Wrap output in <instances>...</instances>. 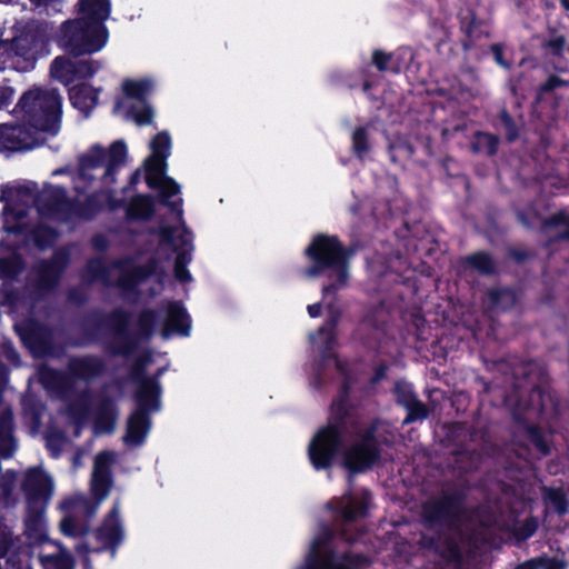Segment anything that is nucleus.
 Here are the masks:
<instances>
[{"label": "nucleus", "instance_id": "nucleus-1", "mask_svg": "<svg viewBox=\"0 0 569 569\" xmlns=\"http://www.w3.org/2000/svg\"><path fill=\"white\" fill-rule=\"evenodd\" d=\"M70 262L67 250L59 249L48 259L34 266V277H28L22 286L16 282L27 269V260L18 250L0 257V306L9 315L32 313L59 287Z\"/></svg>", "mask_w": 569, "mask_h": 569}, {"label": "nucleus", "instance_id": "nucleus-2", "mask_svg": "<svg viewBox=\"0 0 569 569\" xmlns=\"http://www.w3.org/2000/svg\"><path fill=\"white\" fill-rule=\"evenodd\" d=\"M17 109L23 121L0 123V153L10 156L43 146L48 137L61 129L62 98L57 89L39 88L26 91Z\"/></svg>", "mask_w": 569, "mask_h": 569}, {"label": "nucleus", "instance_id": "nucleus-3", "mask_svg": "<svg viewBox=\"0 0 569 569\" xmlns=\"http://www.w3.org/2000/svg\"><path fill=\"white\" fill-rule=\"evenodd\" d=\"M131 312L118 307L110 311L94 308L78 320L82 335L79 346L101 343L103 350L113 357L129 358L140 347L142 340L150 339L158 321L153 309H143L137 318V330H130Z\"/></svg>", "mask_w": 569, "mask_h": 569}, {"label": "nucleus", "instance_id": "nucleus-4", "mask_svg": "<svg viewBox=\"0 0 569 569\" xmlns=\"http://www.w3.org/2000/svg\"><path fill=\"white\" fill-rule=\"evenodd\" d=\"M355 252V249L345 246L338 236L318 233L303 250L308 264L303 268L302 274L311 279L326 277L328 283L322 286V296L337 295L349 283L350 261Z\"/></svg>", "mask_w": 569, "mask_h": 569}, {"label": "nucleus", "instance_id": "nucleus-5", "mask_svg": "<svg viewBox=\"0 0 569 569\" xmlns=\"http://www.w3.org/2000/svg\"><path fill=\"white\" fill-rule=\"evenodd\" d=\"M78 11L81 17L64 21L59 37V44L74 58L100 51L109 37L104 24L109 17L82 7H78Z\"/></svg>", "mask_w": 569, "mask_h": 569}, {"label": "nucleus", "instance_id": "nucleus-6", "mask_svg": "<svg viewBox=\"0 0 569 569\" xmlns=\"http://www.w3.org/2000/svg\"><path fill=\"white\" fill-rule=\"evenodd\" d=\"M50 39L47 26L29 22L18 29L10 39L0 40V53L11 60L19 72H27L36 67L37 60L49 54Z\"/></svg>", "mask_w": 569, "mask_h": 569}, {"label": "nucleus", "instance_id": "nucleus-7", "mask_svg": "<svg viewBox=\"0 0 569 569\" xmlns=\"http://www.w3.org/2000/svg\"><path fill=\"white\" fill-rule=\"evenodd\" d=\"M348 427L349 423L328 418L327 425L317 430L308 446V458L315 470L332 468L341 453L343 455Z\"/></svg>", "mask_w": 569, "mask_h": 569}, {"label": "nucleus", "instance_id": "nucleus-8", "mask_svg": "<svg viewBox=\"0 0 569 569\" xmlns=\"http://www.w3.org/2000/svg\"><path fill=\"white\" fill-rule=\"evenodd\" d=\"M128 148L123 140L113 141L108 150L100 144H93L87 153L79 157V174L82 179H92L87 176L88 170H93L102 166L106 167L101 178L104 184L111 186L117 182V174L120 168L126 163Z\"/></svg>", "mask_w": 569, "mask_h": 569}, {"label": "nucleus", "instance_id": "nucleus-9", "mask_svg": "<svg viewBox=\"0 0 569 569\" xmlns=\"http://www.w3.org/2000/svg\"><path fill=\"white\" fill-rule=\"evenodd\" d=\"M466 496L460 490L443 492L421 506V523L427 530L452 528L465 510Z\"/></svg>", "mask_w": 569, "mask_h": 569}, {"label": "nucleus", "instance_id": "nucleus-10", "mask_svg": "<svg viewBox=\"0 0 569 569\" xmlns=\"http://www.w3.org/2000/svg\"><path fill=\"white\" fill-rule=\"evenodd\" d=\"M332 536L329 529L318 536L312 542L305 565L299 569H365L369 566V558L363 553L345 551L337 555L333 550L321 553L320 548L329 543Z\"/></svg>", "mask_w": 569, "mask_h": 569}, {"label": "nucleus", "instance_id": "nucleus-11", "mask_svg": "<svg viewBox=\"0 0 569 569\" xmlns=\"http://www.w3.org/2000/svg\"><path fill=\"white\" fill-rule=\"evenodd\" d=\"M459 27V44L463 52V59L469 61L473 54L485 53L482 46L491 37V23L488 19L478 14L475 8L468 6L457 13Z\"/></svg>", "mask_w": 569, "mask_h": 569}, {"label": "nucleus", "instance_id": "nucleus-12", "mask_svg": "<svg viewBox=\"0 0 569 569\" xmlns=\"http://www.w3.org/2000/svg\"><path fill=\"white\" fill-rule=\"evenodd\" d=\"M21 490L26 496L29 525L42 517L53 493V480L41 467H33L26 471Z\"/></svg>", "mask_w": 569, "mask_h": 569}, {"label": "nucleus", "instance_id": "nucleus-13", "mask_svg": "<svg viewBox=\"0 0 569 569\" xmlns=\"http://www.w3.org/2000/svg\"><path fill=\"white\" fill-rule=\"evenodd\" d=\"M389 311L385 302L380 301L367 307L353 331V338L366 349H378L387 336Z\"/></svg>", "mask_w": 569, "mask_h": 569}, {"label": "nucleus", "instance_id": "nucleus-14", "mask_svg": "<svg viewBox=\"0 0 569 569\" xmlns=\"http://www.w3.org/2000/svg\"><path fill=\"white\" fill-rule=\"evenodd\" d=\"M33 313L34 311L28 313L29 317L14 325V329L30 352L46 355L52 347V331L46 323L32 317Z\"/></svg>", "mask_w": 569, "mask_h": 569}, {"label": "nucleus", "instance_id": "nucleus-15", "mask_svg": "<svg viewBox=\"0 0 569 569\" xmlns=\"http://www.w3.org/2000/svg\"><path fill=\"white\" fill-rule=\"evenodd\" d=\"M38 211L59 221L71 220L72 199L62 186H49L36 199Z\"/></svg>", "mask_w": 569, "mask_h": 569}, {"label": "nucleus", "instance_id": "nucleus-16", "mask_svg": "<svg viewBox=\"0 0 569 569\" xmlns=\"http://www.w3.org/2000/svg\"><path fill=\"white\" fill-rule=\"evenodd\" d=\"M529 409L530 405L526 403L522 407L521 400H518L511 409L517 433L523 436L541 456H550L552 451L551 439L547 438L545 430L540 426L529 422L526 416Z\"/></svg>", "mask_w": 569, "mask_h": 569}, {"label": "nucleus", "instance_id": "nucleus-17", "mask_svg": "<svg viewBox=\"0 0 569 569\" xmlns=\"http://www.w3.org/2000/svg\"><path fill=\"white\" fill-rule=\"evenodd\" d=\"M176 232L177 228L169 224H161L158 228L150 230L151 234L159 237L160 244L171 247L177 253L174 263L188 266L192 259V232L183 222L181 233L178 236V244H176Z\"/></svg>", "mask_w": 569, "mask_h": 569}, {"label": "nucleus", "instance_id": "nucleus-18", "mask_svg": "<svg viewBox=\"0 0 569 569\" xmlns=\"http://www.w3.org/2000/svg\"><path fill=\"white\" fill-rule=\"evenodd\" d=\"M382 448H371L356 441L343 450L342 466L352 476L363 473L379 462Z\"/></svg>", "mask_w": 569, "mask_h": 569}, {"label": "nucleus", "instance_id": "nucleus-19", "mask_svg": "<svg viewBox=\"0 0 569 569\" xmlns=\"http://www.w3.org/2000/svg\"><path fill=\"white\" fill-rule=\"evenodd\" d=\"M417 545L421 550L432 552L448 563H460L462 561L460 545L451 536H442L439 532L433 535L421 533Z\"/></svg>", "mask_w": 569, "mask_h": 569}, {"label": "nucleus", "instance_id": "nucleus-20", "mask_svg": "<svg viewBox=\"0 0 569 569\" xmlns=\"http://www.w3.org/2000/svg\"><path fill=\"white\" fill-rule=\"evenodd\" d=\"M191 325V317L182 301H168L166 306V319L161 331L162 338L168 339L172 335L189 337Z\"/></svg>", "mask_w": 569, "mask_h": 569}, {"label": "nucleus", "instance_id": "nucleus-21", "mask_svg": "<svg viewBox=\"0 0 569 569\" xmlns=\"http://www.w3.org/2000/svg\"><path fill=\"white\" fill-rule=\"evenodd\" d=\"M94 537L101 543V548L97 549V552L110 550L114 553L117 551L124 539L117 506L109 511L107 519L96 529Z\"/></svg>", "mask_w": 569, "mask_h": 569}, {"label": "nucleus", "instance_id": "nucleus-22", "mask_svg": "<svg viewBox=\"0 0 569 569\" xmlns=\"http://www.w3.org/2000/svg\"><path fill=\"white\" fill-rule=\"evenodd\" d=\"M132 399L134 409L153 415L161 410L162 386H156L144 380L134 383Z\"/></svg>", "mask_w": 569, "mask_h": 569}, {"label": "nucleus", "instance_id": "nucleus-23", "mask_svg": "<svg viewBox=\"0 0 569 569\" xmlns=\"http://www.w3.org/2000/svg\"><path fill=\"white\" fill-rule=\"evenodd\" d=\"M69 373L79 380L91 381L106 371L104 361L96 355L73 357L68 363Z\"/></svg>", "mask_w": 569, "mask_h": 569}, {"label": "nucleus", "instance_id": "nucleus-24", "mask_svg": "<svg viewBox=\"0 0 569 569\" xmlns=\"http://www.w3.org/2000/svg\"><path fill=\"white\" fill-rule=\"evenodd\" d=\"M150 413L140 410H133L127 419L126 433L123 442L128 446H141L152 426Z\"/></svg>", "mask_w": 569, "mask_h": 569}, {"label": "nucleus", "instance_id": "nucleus-25", "mask_svg": "<svg viewBox=\"0 0 569 569\" xmlns=\"http://www.w3.org/2000/svg\"><path fill=\"white\" fill-rule=\"evenodd\" d=\"M351 380L346 377L339 387L338 395L332 399L329 410V419L337 422H345L350 425L353 405L350 402Z\"/></svg>", "mask_w": 569, "mask_h": 569}, {"label": "nucleus", "instance_id": "nucleus-26", "mask_svg": "<svg viewBox=\"0 0 569 569\" xmlns=\"http://www.w3.org/2000/svg\"><path fill=\"white\" fill-rule=\"evenodd\" d=\"M458 267L462 271H473L481 276H495L498 272L493 256L486 250H479L458 259Z\"/></svg>", "mask_w": 569, "mask_h": 569}, {"label": "nucleus", "instance_id": "nucleus-27", "mask_svg": "<svg viewBox=\"0 0 569 569\" xmlns=\"http://www.w3.org/2000/svg\"><path fill=\"white\" fill-rule=\"evenodd\" d=\"M552 230L557 232L547 240V246L569 243V208L559 209L543 219L542 232Z\"/></svg>", "mask_w": 569, "mask_h": 569}, {"label": "nucleus", "instance_id": "nucleus-28", "mask_svg": "<svg viewBox=\"0 0 569 569\" xmlns=\"http://www.w3.org/2000/svg\"><path fill=\"white\" fill-rule=\"evenodd\" d=\"M119 410L111 397L102 398L98 406L93 420L96 433H112L116 429Z\"/></svg>", "mask_w": 569, "mask_h": 569}, {"label": "nucleus", "instance_id": "nucleus-29", "mask_svg": "<svg viewBox=\"0 0 569 569\" xmlns=\"http://www.w3.org/2000/svg\"><path fill=\"white\" fill-rule=\"evenodd\" d=\"M156 213V200L150 193H137L126 206L128 221H149Z\"/></svg>", "mask_w": 569, "mask_h": 569}, {"label": "nucleus", "instance_id": "nucleus-30", "mask_svg": "<svg viewBox=\"0 0 569 569\" xmlns=\"http://www.w3.org/2000/svg\"><path fill=\"white\" fill-rule=\"evenodd\" d=\"M492 126L497 131L503 133V138L508 143H513L520 139L525 123L522 116L515 118L508 109L503 107L496 114Z\"/></svg>", "mask_w": 569, "mask_h": 569}, {"label": "nucleus", "instance_id": "nucleus-31", "mask_svg": "<svg viewBox=\"0 0 569 569\" xmlns=\"http://www.w3.org/2000/svg\"><path fill=\"white\" fill-rule=\"evenodd\" d=\"M99 91L88 83H78L69 89V100L73 108L88 116L97 106Z\"/></svg>", "mask_w": 569, "mask_h": 569}, {"label": "nucleus", "instance_id": "nucleus-32", "mask_svg": "<svg viewBox=\"0 0 569 569\" xmlns=\"http://www.w3.org/2000/svg\"><path fill=\"white\" fill-rule=\"evenodd\" d=\"M519 302L518 293L509 287H492L486 292L485 303L490 310L508 311Z\"/></svg>", "mask_w": 569, "mask_h": 569}, {"label": "nucleus", "instance_id": "nucleus-33", "mask_svg": "<svg viewBox=\"0 0 569 569\" xmlns=\"http://www.w3.org/2000/svg\"><path fill=\"white\" fill-rule=\"evenodd\" d=\"M14 420L10 409L0 413V458L10 459L17 450V441L13 436Z\"/></svg>", "mask_w": 569, "mask_h": 569}, {"label": "nucleus", "instance_id": "nucleus-34", "mask_svg": "<svg viewBox=\"0 0 569 569\" xmlns=\"http://www.w3.org/2000/svg\"><path fill=\"white\" fill-rule=\"evenodd\" d=\"M103 210V191L89 193L83 201L72 199L71 218L94 219Z\"/></svg>", "mask_w": 569, "mask_h": 569}, {"label": "nucleus", "instance_id": "nucleus-35", "mask_svg": "<svg viewBox=\"0 0 569 569\" xmlns=\"http://www.w3.org/2000/svg\"><path fill=\"white\" fill-rule=\"evenodd\" d=\"M156 189L159 190V202L176 213L181 223H183L182 199L174 201L170 200L172 197L180 193V184L173 178L169 177L164 178L163 182L160 183V187H157Z\"/></svg>", "mask_w": 569, "mask_h": 569}, {"label": "nucleus", "instance_id": "nucleus-36", "mask_svg": "<svg viewBox=\"0 0 569 569\" xmlns=\"http://www.w3.org/2000/svg\"><path fill=\"white\" fill-rule=\"evenodd\" d=\"M23 236L28 241H31L37 249L43 251L54 246L59 232L49 224L38 223L32 228L28 227V231Z\"/></svg>", "mask_w": 569, "mask_h": 569}, {"label": "nucleus", "instance_id": "nucleus-37", "mask_svg": "<svg viewBox=\"0 0 569 569\" xmlns=\"http://www.w3.org/2000/svg\"><path fill=\"white\" fill-rule=\"evenodd\" d=\"M485 53L482 56L473 54L469 61L481 62L489 54L492 56L497 66L505 70H511L513 67L512 54L505 42L485 43L482 46Z\"/></svg>", "mask_w": 569, "mask_h": 569}, {"label": "nucleus", "instance_id": "nucleus-38", "mask_svg": "<svg viewBox=\"0 0 569 569\" xmlns=\"http://www.w3.org/2000/svg\"><path fill=\"white\" fill-rule=\"evenodd\" d=\"M3 229L9 234L22 236L28 231L29 224L22 222L26 218L27 212L22 209H17L10 203L4 204L3 210Z\"/></svg>", "mask_w": 569, "mask_h": 569}, {"label": "nucleus", "instance_id": "nucleus-39", "mask_svg": "<svg viewBox=\"0 0 569 569\" xmlns=\"http://www.w3.org/2000/svg\"><path fill=\"white\" fill-rule=\"evenodd\" d=\"M340 318V312L330 315L318 330L319 335L326 336L325 343L321 350V357L323 359L337 358V355L332 352L336 340H337V327Z\"/></svg>", "mask_w": 569, "mask_h": 569}, {"label": "nucleus", "instance_id": "nucleus-40", "mask_svg": "<svg viewBox=\"0 0 569 569\" xmlns=\"http://www.w3.org/2000/svg\"><path fill=\"white\" fill-rule=\"evenodd\" d=\"M569 88V80L557 74H550L542 83L537 87L535 103L540 104L548 99L556 98V93L560 89Z\"/></svg>", "mask_w": 569, "mask_h": 569}, {"label": "nucleus", "instance_id": "nucleus-41", "mask_svg": "<svg viewBox=\"0 0 569 569\" xmlns=\"http://www.w3.org/2000/svg\"><path fill=\"white\" fill-rule=\"evenodd\" d=\"M153 82L150 79H126L122 82V91L129 99H136L138 102L148 101V96L151 93Z\"/></svg>", "mask_w": 569, "mask_h": 569}, {"label": "nucleus", "instance_id": "nucleus-42", "mask_svg": "<svg viewBox=\"0 0 569 569\" xmlns=\"http://www.w3.org/2000/svg\"><path fill=\"white\" fill-rule=\"evenodd\" d=\"M41 380L44 386L52 388L61 396H64L73 389V382L71 378L64 372L56 369H48L47 371L42 372Z\"/></svg>", "mask_w": 569, "mask_h": 569}, {"label": "nucleus", "instance_id": "nucleus-43", "mask_svg": "<svg viewBox=\"0 0 569 569\" xmlns=\"http://www.w3.org/2000/svg\"><path fill=\"white\" fill-rule=\"evenodd\" d=\"M371 63L379 72L398 74L402 70L401 63L396 54L381 49H375L372 51Z\"/></svg>", "mask_w": 569, "mask_h": 569}, {"label": "nucleus", "instance_id": "nucleus-44", "mask_svg": "<svg viewBox=\"0 0 569 569\" xmlns=\"http://www.w3.org/2000/svg\"><path fill=\"white\" fill-rule=\"evenodd\" d=\"M548 38L545 39L541 43V48L545 53L555 59L563 58L566 47H567V38L565 34L558 33L556 28L548 29Z\"/></svg>", "mask_w": 569, "mask_h": 569}, {"label": "nucleus", "instance_id": "nucleus-45", "mask_svg": "<svg viewBox=\"0 0 569 569\" xmlns=\"http://www.w3.org/2000/svg\"><path fill=\"white\" fill-rule=\"evenodd\" d=\"M346 523H352L359 518H365L368 513V506L365 500L349 498L348 501L337 509Z\"/></svg>", "mask_w": 569, "mask_h": 569}, {"label": "nucleus", "instance_id": "nucleus-46", "mask_svg": "<svg viewBox=\"0 0 569 569\" xmlns=\"http://www.w3.org/2000/svg\"><path fill=\"white\" fill-rule=\"evenodd\" d=\"M499 142L498 136L490 132L478 131L473 137L472 150L475 152H486L488 156L492 157L498 152Z\"/></svg>", "mask_w": 569, "mask_h": 569}, {"label": "nucleus", "instance_id": "nucleus-47", "mask_svg": "<svg viewBox=\"0 0 569 569\" xmlns=\"http://www.w3.org/2000/svg\"><path fill=\"white\" fill-rule=\"evenodd\" d=\"M517 221L527 230H532L537 222L543 221V217L535 201L529 202L525 208L516 211Z\"/></svg>", "mask_w": 569, "mask_h": 569}, {"label": "nucleus", "instance_id": "nucleus-48", "mask_svg": "<svg viewBox=\"0 0 569 569\" xmlns=\"http://www.w3.org/2000/svg\"><path fill=\"white\" fill-rule=\"evenodd\" d=\"M50 73L66 86L73 83L72 60L61 56L54 58L50 66Z\"/></svg>", "mask_w": 569, "mask_h": 569}, {"label": "nucleus", "instance_id": "nucleus-49", "mask_svg": "<svg viewBox=\"0 0 569 569\" xmlns=\"http://www.w3.org/2000/svg\"><path fill=\"white\" fill-rule=\"evenodd\" d=\"M127 114L138 126H148L152 122L154 111L148 101L133 103L129 107Z\"/></svg>", "mask_w": 569, "mask_h": 569}, {"label": "nucleus", "instance_id": "nucleus-50", "mask_svg": "<svg viewBox=\"0 0 569 569\" xmlns=\"http://www.w3.org/2000/svg\"><path fill=\"white\" fill-rule=\"evenodd\" d=\"M351 140L353 154L357 159L363 160L371 149L367 127H357L352 132Z\"/></svg>", "mask_w": 569, "mask_h": 569}, {"label": "nucleus", "instance_id": "nucleus-51", "mask_svg": "<svg viewBox=\"0 0 569 569\" xmlns=\"http://www.w3.org/2000/svg\"><path fill=\"white\" fill-rule=\"evenodd\" d=\"M100 62L92 59L72 61V78L76 80H86L92 78L100 69Z\"/></svg>", "mask_w": 569, "mask_h": 569}, {"label": "nucleus", "instance_id": "nucleus-52", "mask_svg": "<svg viewBox=\"0 0 569 569\" xmlns=\"http://www.w3.org/2000/svg\"><path fill=\"white\" fill-rule=\"evenodd\" d=\"M59 548L58 553L46 556L44 565L50 569H74L73 556L62 545Z\"/></svg>", "mask_w": 569, "mask_h": 569}, {"label": "nucleus", "instance_id": "nucleus-53", "mask_svg": "<svg viewBox=\"0 0 569 569\" xmlns=\"http://www.w3.org/2000/svg\"><path fill=\"white\" fill-rule=\"evenodd\" d=\"M90 411V400L87 393L80 395L67 405L68 415L77 422L83 421Z\"/></svg>", "mask_w": 569, "mask_h": 569}, {"label": "nucleus", "instance_id": "nucleus-54", "mask_svg": "<svg viewBox=\"0 0 569 569\" xmlns=\"http://www.w3.org/2000/svg\"><path fill=\"white\" fill-rule=\"evenodd\" d=\"M150 361L151 356L148 352L140 355L134 359L129 371V379L132 385L148 379L149 376L147 375V367Z\"/></svg>", "mask_w": 569, "mask_h": 569}, {"label": "nucleus", "instance_id": "nucleus-55", "mask_svg": "<svg viewBox=\"0 0 569 569\" xmlns=\"http://www.w3.org/2000/svg\"><path fill=\"white\" fill-rule=\"evenodd\" d=\"M546 499L559 516H565L568 512L569 501L562 489L548 488Z\"/></svg>", "mask_w": 569, "mask_h": 569}, {"label": "nucleus", "instance_id": "nucleus-56", "mask_svg": "<svg viewBox=\"0 0 569 569\" xmlns=\"http://www.w3.org/2000/svg\"><path fill=\"white\" fill-rule=\"evenodd\" d=\"M151 154L169 158L171 149V138L167 131L158 132L150 143Z\"/></svg>", "mask_w": 569, "mask_h": 569}, {"label": "nucleus", "instance_id": "nucleus-57", "mask_svg": "<svg viewBox=\"0 0 569 569\" xmlns=\"http://www.w3.org/2000/svg\"><path fill=\"white\" fill-rule=\"evenodd\" d=\"M132 269L140 282H143L156 274L166 276V271L159 266V262L154 258H150L146 263L136 266Z\"/></svg>", "mask_w": 569, "mask_h": 569}, {"label": "nucleus", "instance_id": "nucleus-58", "mask_svg": "<svg viewBox=\"0 0 569 569\" xmlns=\"http://www.w3.org/2000/svg\"><path fill=\"white\" fill-rule=\"evenodd\" d=\"M132 269L140 282H143L156 274L166 276V271L159 266V262L154 258H150L146 263L136 266Z\"/></svg>", "mask_w": 569, "mask_h": 569}, {"label": "nucleus", "instance_id": "nucleus-59", "mask_svg": "<svg viewBox=\"0 0 569 569\" xmlns=\"http://www.w3.org/2000/svg\"><path fill=\"white\" fill-rule=\"evenodd\" d=\"M405 409L407 410V416L403 420V425L422 421L429 416L428 407L419 399L410 403V406H407Z\"/></svg>", "mask_w": 569, "mask_h": 569}, {"label": "nucleus", "instance_id": "nucleus-60", "mask_svg": "<svg viewBox=\"0 0 569 569\" xmlns=\"http://www.w3.org/2000/svg\"><path fill=\"white\" fill-rule=\"evenodd\" d=\"M378 426V420L371 421L370 425L359 433V439L357 441L371 448H381L382 442L377 436Z\"/></svg>", "mask_w": 569, "mask_h": 569}, {"label": "nucleus", "instance_id": "nucleus-61", "mask_svg": "<svg viewBox=\"0 0 569 569\" xmlns=\"http://www.w3.org/2000/svg\"><path fill=\"white\" fill-rule=\"evenodd\" d=\"M395 397L399 406L406 408L418 400V397L410 385L397 382L395 386Z\"/></svg>", "mask_w": 569, "mask_h": 569}, {"label": "nucleus", "instance_id": "nucleus-62", "mask_svg": "<svg viewBox=\"0 0 569 569\" xmlns=\"http://www.w3.org/2000/svg\"><path fill=\"white\" fill-rule=\"evenodd\" d=\"M539 521L535 516H530L516 529V537L520 540L531 538L538 530Z\"/></svg>", "mask_w": 569, "mask_h": 569}, {"label": "nucleus", "instance_id": "nucleus-63", "mask_svg": "<svg viewBox=\"0 0 569 569\" xmlns=\"http://www.w3.org/2000/svg\"><path fill=\"white\" fill-rule=\"evenodd\" d=\"M77 7L92 10L94 13L104 14V17H109L111 13L110 0H79Z\"/></svg>", "mask_w": 569, "mask_h": 569}, {"label": "nucleus", "instance_id": "nucleus-64", "mask_svg": "<svg viewBox=\"0 0 569 569\" xmlns=\"http://www.w3.org/2000/svg\"><path fill=\"white\" fill-rule=\"evenodd\" d=\"M111 487V476L109 473L93 472L92 490L97 497H104Z\"/></svg>", "mask_w": 569, "mask_h": 569}]
</instances>
